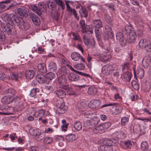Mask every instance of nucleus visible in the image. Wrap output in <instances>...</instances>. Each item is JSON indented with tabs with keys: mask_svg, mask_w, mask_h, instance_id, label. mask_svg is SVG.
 <instances>
[{
	"mask_svg": "<svg viewBox=\"0 0 151 151\" xmlns=\"http://www.w3.org/2000/svg\"><path fill=\"white\" fill-rule=\"evenodd\" d=\"M38 6L39 8L35 5H32L30 6L32 10L39 16L41 15L42 11L43 12H46L47 7L49 8V5H46L44 2H39L38 4Z\"/></svg>",
	"mask_w": 151,
	"mask_h": 151,
	"instance_id": "f257e3e1",
	"label": "nucleus"
},
{
	"mask_svg": "<svg viewBox=\"0 0 151 151\" xmlns=\"http://www.w3.org/2000/svg\"><path fill=\"white\" fill-rule=\"evenodd\" d=\"M2 27L4 31L8 35H14L16 33L15 27L9 22L3 24Z\"/></svg>",
	"mask_w": 151,
	"mask_h": 151,
	"instance_id": "f03ea898",
	"label": "nucleus"
},
{
	"mask_svg": "<svg viewBox=\"0 0 151 151\" xmlns=\"http://www.w3.org/2000/svg\"><path fill=\"white\" fill-rule=\"evenodd\" d=\"M56 106L58 108L57 111L59 114H63L67 111V107L65 105L64 103L62 100L57 101Z\"/></svg>",
	"mask_w": 151,
	"mask_h": 151,
	"instance_id": "7ed1b4c3",
	"label": "nucleus"
},
{
	"mask_svg": "<svg viewBox=\"0 0 151 151\" xmlns=\"http://www.w3.org/2000/svg\"><path fill=\"white\" fill-rule=\"evenodd\" d=\"M31 134L35 137V139L37 141H41L43 137V134L37 129L33 130Z\"/></svg>",
	"mask_w": 151,
	"mask_h": 151,
	"instance_id": "20e7f679",
	"label": "nucleus"
},
{
	"mask_svg": "<svg viewBox=\"0 0 151 151\" xmlns=\"http://www.w3.org/2000/svg\"><path fill=\"white\" fill-rule=\"evenodd\" d=\"M116 38L119 42L120 44L122 46H125L126 43V40L125 39L123 34L120 32L117 33L116 35Z\"/></svg>",
	"mask_w": 151,
	"mask_h": 151,
	"instance_id": "39448f33",
	"label": "nucleus"
},
{
	"mask_svg": "<svg viewBox=\"0 0 151 151\" xmlns=\"http://www.w3.org/2000/svg\"><path fill=\"white\" fill-rule=\"evenodd\" d=\"M16 99L14 97L6 96L1 99V101L3 104L6 105L13 102Z\"/></svg>",
	"mask_w": 151,
	"mask_h": 151,
	"instance_id": "423d86ee",
	"label": "nucleus"
},
{
	"mask_svg": "<svg viewBox=\"0 0 151 151\" xmlns=\"http://www.w3.org/2000/svg\"><path fill=\"white\" fill-rule=\"evenodd\" d=\"M113 70V67L111 65H106L103 66L102 68V73L105 76L109 75L111 70Z\"/></svg>",
	"mask_w": 151,
	"mask_h": 151,
	"instance_id": "0eeeda50",
	"label": "nucleus"
},
{
	"mask_svg": "<svg viewBox=\"0 0 151 151\" xmlns=\"http://www.w3.org/2000/svg\"><path fill=\"white\" fill-rule=\"evenodd\" d=\"M101 104L99 100H93L90 101L88 104L89 107L91 109H95L99 107Z\"/></svg>",
	"mask_w": 151,
	"mask_h": 151,
	"instance_id": "6e6552de",
	"label": "nucleus"
},
{
	"mask_svg": "<svg viewBox=\"0 0 151 151\" xmlns=\"http://www.w3.org/2000/svg\"><path fill=\"white\" fill-rule=\"evenodd\" d=\"M151 62V58L149 55L146 56L143 59L142 64L145 68H147L149 66Z\"/></svg>",
	"mask_w": 151,
	"mask_h": 151,
	"instance_id": "1a4fd4ad",
	"label": "nucleus"
},
{
	"mask_svg": "<svg viewBox=\"0 0 151 151\" xmlns=\"http://www.w3.org/2000/svg\"><path fill=\"white\" fill-rule=\"evenodd\" d=\"M104 142L109 147L111 146H115L117 145L118 144L117 140L114 139H108L105 140L104 141Z\"/></svg>",
	"mask_w": 151,
	"mask_h": 151,
	"instance_id": "9d476101",
	"label": "nucleus"
},
{
	"mask_svg": "<svg viewBox=\"0 0 151 151\" xmlns=\"http://www.w3.org/2000/svg\"><path fill=\"white\" fill-rule=\"evenodd\" d=\"M65 4L67 8V10L68 12L71 14H73L75 17L78 20L79 17L77 16L76 11L75 9H73L71 8L67 2H65Z\"/></svg>",
	"mask_w": 151,
	"mask_h": 151,
	"instance_id": "9b49d317",
	"label": "nucleus"
},
{
	"mask_svg": "<svg viewBox=\"0 0 151 151\" xmlns=\"http://www.w3.org/2000/svg\"><path fill=\"white\" fill-rule=\"evenodd\" d=\"M36 80L40 84L45 83L47 81L45 76L41 74H38L36 76Z\"/></svg>",
	"mask_w": 151,
	"mask_h": 151,
	"instance_id": "f8f14e48",
	"label": "nucleus"
},
{
	"mask_svg": "<svg viewBox=\"0 0 151 151\" xmlns=\"http://www.w3.org/2000/svg\"><path fill=\"white\" fill-rule=\"evenodd\" d=\"M105 30L106 34L108 37L109 38H113L114 34L111 27L109 25H106L105 27Z\"/></svg>",
	"mask_w": 151,
	"mask_h": 151,
	"instance_id": "ddd939ff",
	"label": "nucleus"
},
{
	"mask_svg": "<svg viewBox=\"0 0 151 151\" xmlns=\"http://www.w3.org/2000/svg\"><path fill=\"white\" fill-rule=\"evenodd\" d=\"M131 74L130 72L124 73L121 76V78L124 81L129 82L131 79Z\"/></svg>",
	"mask_w": 151,
	"mask_h": 151,
	"instance_id": "4468645a",
	"label": "nucleus"
},
{
	"mask_svg": "<svg viewBox=\"0 0 151 151\" xmlns=\"http://www.w3.org/2000/svg\"><path fill=\"white\" fill-rule=\"evenodd\" d=\"M30 17L32 19L33 23L36 25H39L40 24L39 18L35 14L32 13L30 14Z\"/></svg>",
	"mask_w": 151,
	"mask_h": 151,
	"instance_id": "2eb2a0df",
	"label": "nucleus"
},
{
	"mask_svg": "<svg viewBox=\"0 0 151 151\" xmlns=\"http://www.w3.org/2000/svg\"><path fill=\"white\" fill-rule=\"evenodd\" d=\"M150 40H149L142 39L139 43V46L146 49L147 47L150 43Z\"/></svg>",
	"mask_w": 151,
	"mask_h": 151,
	"instance_id": "dca6fc26",
	"label": "nucleus"
},
{
	"mask_svg": "<svg viewBox=\"0 0 151 151\" xmlns=\"http://www.w3.org/2000/svg\"><path fill=\"white\" fill-rule=\"evenodd\" d=\"M136 32H133L130 33L129 34V36L128 37L127 40L129 43H133L136 40Z\"/></svg>",
	"mask_w": 151,
	"mask_h": 151,
	"instance_id": "f3484780",
	"label": "nucleus"
},
{
	"mask_svg": "<svg viewBox=\"0 0 151 151\" xmlns=\"http://www.w3.org/2000/svg\"><path fill=\"white\" fill-rule=\"evenodd\" d=\"M68 78L71 81H76L79 80V77L77 74L72 73L69 74Z\"/></svg>",
	"mask_w": 151,
	"mask_h": 151,
	"instance_id": "a211bd4d",
	"label": "nucleus"
},
{
	"mask_svg": "<svg viewBox=\"0 0 151 151\" xmlns=\"http://www.w3.org/2000/svg\"><path fill=\"white\" fill-rule=\"evenodd\" d=\"M37 67L38 70L43 73H45L47 71L46 64L44 63L39 64Z\"/></svg>",
	"mask_w": 151,
	"mask_h": 151,
	"instance_id": "6ab92c4d",
	"label": "nucleus"
},
{
	"mask_svg": "<svg viewBox=\"0 0 151 151\" xmlns=\"http://www.w3.org/2000/svg\"><path fill=\"white\" fill-rule=\"evenodd\" d=\"M58 82L60 86H65L66 84V79L63 76H60L58 77Z\"/></svg>",
	"mask_w": 151,
	"mask_h": 151,
	"instance_id": "aec40b11",
	"label": "nucleus"
},
{
	"mask_svg": "<svg viewBox=\"0 0 151 151\" xmlns=\"http://www.w3.org/2000/svg\"><path fill=\"white\" fill-rule=\"evenodd\" d=\"M93 25L95 27V29H99L103 26L102 22L100 19H95L93 22Z\"/></svg>",
	"mask_w": 151,
	"mask_h": 151,
	"instance_id": "412c9836",
	"label": "nucleus"
},
{
	"mask_svg": "<svg viewBox=\"0 0 151 151\" xmlns=\"http://www.w3.org/2000/svg\"><path fill=\"white\" fill-rule=\"evenodd\" d=\"M35 71L32 70H27L25 72V76L26 78L28 79H32L34 76Z\"/></svg>",
	"mask_w": 151,
	"mask_h": 151,
	"instance_id": "4be33fe9",
	"label": "nucleus"
},
{
	"mask_svg": "<svg viewBox=\"0 0 151 151\" xmlns=\"http://www.w3.org/2000/svg\"><path fill=\"white\" fill-rule=\"evenodd\" d=\"M77 139V136L75 134H70L67 135L65 137L66 140L70 142H73Z\"/></svg>",
	"mask_w": 151,
	"mask_h": 151,
	"instance_id": "5701e85b",
	"label": "nucleus"
},
{
	"mask_svg": "<svg viewBox=\"0 0 151 151\" xmlns=\"http://www.w3.org/2000/svg\"><path fill=\"white\" fill-rule=\"evenodd\" d=\"M67 66L68 67V68H69L72 71L76 73H78V74H80V75H82V76H86V77H87L89 78L90 79L91 78V76L88 74H86V73H82V72H80V71H77V70H75L71 66H70V65H68V64L67 65Z\"/></svg>",
	"mask_w": 151,
	"mask_h": 151,
	"instance_id": "b1692460",
	"label": "nucleus"
},
{
	"mask_svg": "<svg viewBox=\"0 0 151 151\" xmlns=\"http://www.w3.org/2000/svg\"><path fill=\"white\" fill-rule=\"evenodd\" d=\"M55 92L56 95L60 99L64 98L65 96V92L63 89H59Z\"/></svg>",
	"mask_w": 151,
	"mask_h": 151,
	"instance_id": "393cba45",
	"label": "nucleus"
},
{
	"mask_svg": "<svg viewBox=\"0 0 151 151\" xmlns=\"http://www.w3.org/2000/svg\"><path fill=\"white\" fill-rule=\"evenodd\" d=\"M48 66L51 71L54 72L57 70V65L54 62L52 61L50 62L48 64Z\"/></svg>",
	"mask_w": 151,
	"mask_h": 151,
	"instance_id": "a878e982",
	"label": "nucleus"
},
{
	"mask_svg": "<svg viewBox=\"0 0 151 151\" xmlns=\"http://www.w3.org/2000/svg\"><path fill=\"white\" fill-rule=\"evenodd\" d=\"M21 23L19 27L22 30H26L29 28V24L27 21L23 20Z\"/></svg>",
	"mask_w": 151,
	"mask_h": 151,
	"instance_id": "bb28decb",
	"label": "nucleus"
},
{
	"mask_svg": "<svg viewBox=\"0 0 151 151\" xmlns=\"http://www.w3.org/2000/svg\"><path fill=\"white\" fill-rule=\"evenodd\" d=\"M15 90L12 88L8 89L5 91L4 92L5 95H7V96H12V97H14L13 96L15 95Z\"/></svg>",
	"mask_w": 151,
	"mask_h": 151,
	"instance_id": "cd10ccee",
	"label": "nucleus"
},
{
	"mask_svg": "<svg viewBox=\"0 0 151 151\" xmlns=\"http://www.w3.org/2000/svg\"><path fill=\"white\" fill-rule=\"evenodd\" d=\"M14 21L12 20V21L13 23L16 25H17L19 27V26L20 25L21 23L24 20L21 18L19 17H14Z\"/></svg>",
	"mask_w": 151,
	"mask_h": 151,
	"instance_id": "c85d7f7f",
	"label": "nucleus"
},
{
	"mask_svg": "<svg viewBox=\"0 0 151 151\" xmlns=\"http://www.w3.org/2000/svg\"><path fill=\"white\" fill-rule=\"evenodd\" d=\"M11 1V0H6L0 2V13L1 12L2 9L5 8L6 9V5H5L4 4H7L10 3Z\"/></svg>",
	"mask_w": 151,
	"mask_h": 151,
	"instance_id": "c756f323",
	"label": "nucleus"
},
{
	"mask_svg": "<svg viewBox=\"0 0 151 151\" xmlns=\"http://www.w3.org/2000/svg\"><path fill=\"white\" fill-rule=\"evenodd\" d=\"M122 111V108L119 105H117L115 108V110L112 112V114L113 115H118Z\"/></svg>",
	"mask_w": 151,
	"mask_h": 151,
	"instance_id": "7c9ffc66",
	"label": "nucleus"
},
{
	"mask_svg": "<svg viewBox=\"0 0 151 151\" xmlns=\"http://www.w3.org/2000/svg\"><path fill=\"white\" fill-rule=\"evenodd\" d=\"M97 88L92 86L89 88L88 90V93L92 95H95L97 92Z\"/></svg>",
	"mask_w": 151,
	"mask_h": 151,
	"instance_id": "2f4dec72",
	"label": "nucleus"
},
{
	"mask_svg": "<svg viewBox=\"0 0 151 151\" xmlns=\"http://www.w3.org/2000/svg\"><path fill=\"white\" fill-rule=\"evenodd\" d=\"M110 147L107 146L106 144L100 146L98 148L99 151H111Z\"/></svg>",
	"mask_w": 151,
	"mask_h": 151,
	"instance_id": "473e14b6",
	"label": "nucleus"
},
{
	"mask_svg": "<svg viewBox=\"0 0 151 151\" xmlns=\"http://www.w3.org/2000/svg\"><path fill=\"white\" fill-rule=\"evenodd\" d=\"M80 57V54L78 52H73L71 55L72 59L75 61H78Z\"/></svg>",
	"mask_w": 151,
	"mask_h": 151,
	"instance_id": "72a5a7b5",
	"label": "nucleus"
},
{
	"mask_svg": "<svg viewBox=\"0 0 151 151\" xmlns=\"http://www.w3.org/2000/svg\"><path fill=\"white\" fill-rule=\"evenodd\" d=\"M141 147L142 150L146 151L148 149L149 145L146 141L143 142L141 143Z\"/></svg>",
	"mask_w": 151,
	"mask_h": 151,
	"instance_id": "f704fd0d",
	"label": "nucleus"
},
{
	"mask_svg": "<svg viewBox=\"0 0 151 151\" xmlns=\"http://www.w3.org/2000/svg\"><path fill=\"white\" fill-rule=\"evenodd\" d=\"M125 29L127 33L129 34L133 32H135L132 27L130 24L126 25L125 27Z\"/></svg>",
	"mask_w": 151,
	"mask_h": 151,
	"instance_id": "c9c22d12",
	"label": "nucleus"
},
{
	"mask_svg": "<svg viewBox=\"0 0 151 151\" xmlns=\"http://www.w3.org/2000/svg\"><path fill=\"white\" fill-rule=\"evenodd\" d=\"M39 92V89L37 88H34L30 91V95L32 97L36 95Z\"/></svg>",
	"mask_w": 151,
	"mask_h": 151,
	"instance_id": "e433bc0d",
	"label": "nucleus"
},
{
	"mask_svg": "<svg viewBox=\"0 0 151 151\" xmlns=\"http://www.w3.org/2000/svg\"><path fill=\"white\" fill-rule=\"evenodd\" d=\"M55 2L56 4L58 5L59 6L62 7L63 10H64L65 9V6L63 2L61 0H55Z\"/></svg>",
	"mask_w": 151,
	"mask_h": 151,
	"instance_id": "4c0bfd02",
	"label": "nucleus"
},
{
	"mask_svg": "<svg viewBox=\"0 0 151 151\" xmlns=\"http://www.w3.org/2000/svg\"><path fill=\"white\" fill-rule=\"evenodd\" d=\"M122 144L125 145L126 147L127 148H130L132 146V145L131 143V142L129 140H126L123 142H120V145Z\"/></svg>",
	"mask_w": 151,
	"mask_h": 151,
	"instance_id": "58836bf2",
	"label": "nucleus"
},
{
	"mask_svg": "<svg viewBox=\"0 0 151 151\" xmlns=\"http://www.w3.org/2000/svg\"><path fill=\"white\" fill-rule=\"evenodd\" d=\"M74 127L76 130H80L82 128V124L80 122H77L75 123Z\"/></svg>",
	"mask_w": 151,
	"mask_h": 151,
	"instance_id": "ea45409f",
	"label": "nucleus"
},
{
	"mask_svg": "<svg viewBox=\"0 0 151 151\" xmlns=\"http://www.w3.org/2000/svg\"><path fill=\"white\" fill-rule=\"evenodd\" d=\"M46 79L48 78L50 80H52L55 77V74L53 73L49 72L45 75Z\"/></svg>",
	"mask_w": 151,
	"mask_h": 151,
	"instance_id": "a19ab883",
	"label": "nucleus"
},
{
	"mask_svg": "<svg viewBox=\"0 0 151 151\" xmlns=\"http://www.w3.org/2000/svg\"><path fill=\"white\" fill-rule=\"evenodd\" d=\"M74 68L78 70H82L85 67L84 64L82 63H78L74 66Z\"/></svg>",
	"mask_w": 151,
	"mask_h": 151,
	"instance_id": "79ce46f5",
	"label": "nucleus"
},
{
	"mask_svg": "<svg viewBox=\"0 0 151 151\" xmlns=\"http://www.w3.org/2000/svg\"><path fill=\"white\" fill-rule=\"evenodd\" d=\"M111 57L108 55H104L100 58V60L103 62H106L109 60Z\"/></svg>",
	"mask_w": 151,
	"mask_h": 151,
	"instance_id": "37998d69",
	"label": "nucleus"
},
{
	"mask_svg": "<svg viewBox=\"0 0 151 151\" xmlns=\"http://www.w3.org/2000/svg\"><path fill=\"white\" fill-rule=\"evenodd\" d=\"M82 13L81 14V16L82 17L86 18L88 16L87 11L85 8H82L81 9Z\"/></svg>",
	"mask_w": 151,
	"mask_h": 151,
	"instance_id": "c03bdc74",
	"label": "nucleus"
},
{
	"mask_svg": "<svg viewBox=\"0 0 151 151\" xmlns=\"http://www.w3.org/2000/svg\"><path fill=\"white\" fill-rule=\"evenodd\" d=\"M91 122V120L86 121L84 124V127L88 129L91 128L92 125Z\"/></svg>",
	"mask_w": 151,
	"mask_h": 151,
	"instance_id": "a18cd8bd",
	"label": "nucleus"
},
{
	"mask_svg": "<svg viewBox=\"0 0 151 151\" xmlns=\"http://www.w3.org/2000/svg\"><path fill=\"white\" fill-rule=\"evenodd\" d=\"M62 122L63 124V125L62 126L63 130L65 131L67 130L66 129L67 128V126L68 124L66 123V121L65 119H63L62 121Z\"/></svg>",
	"mask_w": 151,
	"mask_h": 151,
	"instance_id": "49530a36",
	"label": "nucleus"
},
{
	"mask_svg": "<svg viewBox=\"0 0 151 151\" xmlns=\"http://www.w3.org/2000/svg\"><path fill=\"white\" fill-rule=\"evenodd\" d=\"M52 19L56 21H57L58 19V13L57 12H55L54 13L53 12L52 14Z\"/></svg>",
	"mask_w": 151,
	"mask_h": 151,
	"instance_id": "de8ad7c7",
	"label": "nucleus"
},
{
	"mask_svg": "<svg viewBox=\"0 0 151 151\" xmlns=\"http://www.w3.org/2000/svg\"><path fill=\"white\" fill-rule=\"evenodd\" d=\"M43 142L45 144H49L52 142V140L51 138L47 137L44 139Z\"/></svg>",
	"mask_w": 151,
	"mask_h": 151,
	"instance_id": "09e8293b",
	"label": "nucleus"
},
{
	"mask_svg": "<svg viewBox=\"0 0 151 151\" xmlns=\"http://www.w3.org/2000/svg\"><path fill=\"white\" fill-rule=\"evenodd\" d=\"M11 78L12 80L17 81L18 80V76L17 73L15 72H12L11 75Z\"/></svg>",
	"mask_w": 151,
	"mask_h": 151,
	"instance_id": "8fccbe9b",
	"label": "nucleus"
},
{
	"mask_svg": "<svg viewBox=\"0 0 151 151\" xmlns=\"http://www.w3.org/2000/svg\"><path fill=\"white\" fill-rule=\"evenodd\" d=\"M137 74L138 77H139L140 78H142L144 75L143 69H140Z\"/></svg>",
	"mask_w": 151,
	"mask_h": 151,
	"instance_id": "3c124183",
	"label": "nucleus"
},
{
	"mask_svg": "<svg viewBox=\"0 0 151 151\" xmlns=\"http://www.w3.org/2000/svg\"><path fill=\"white\" fill-rule=\"evenodd\" d=\"M95 34L98 40H100L101 39L100 32H99V29H95Z\"/></svg>",
	"mask_w": 151,
	"mask_h": 151,
	"instance_id": "603ef678",
	"label": "nucleus"
},
{
	"mask_svg": "<svg viewBox=\"0 0 151 151\" xmlns=\"http://www.w3.org/2000/svg\"><path fill=\"white\" fill-rule=\"evenodd\" d=\"M131 83L132 86L135 90H137L138 89V85L136 81H132Z\"/></svg>",
	"mask_w": 151,
	"mask_h": 151,
	"instance_id": "864d4df0",
	"label": "nucleus"
},
{
	"mask_svg": "<svg viewBox=\"0 0 151 151\" xmlns=\"http://www.w3.org/2000/svg\"><path fill=\"white\" fill-rule=\"evenodd\" d=\"M17 13L21 16H24L25 10L21 8H19L17 11Z\"/></svg>",
	"mask_w": 151,
	"mask_h": 151,
	"instance_id": "5fc2aeb1",
	"label": "nucleus"
},
{
	"mask_svg": "<svg viewBox=\"0 0 151 151\" xmlns=\"http://www.w3.org/2000/svg\"><path fill=\"white\" fill-rule=\"evenodd\" d=\"M86 32L89 31L90 32V33L92 34L93 33V28L92 26L91 27L88 25H86L84 30Z\"/></svg>",
	"mask_w": 151,
	"mask_h": 151,
	"instance_id": "6e6d98bb",
	"label": "nucleus"
},
{
	"mask_svg": "<svg viewBox=\"0 0 151 151\" xmlns=\"http://www.w3.org/2000/svg\"><path fill=\"white\" fill-rule=\"evenodd\" d=\"M129 120V118L127 117H122L121 120L122 124V125H124L126 123L128 122Z\"/></svg>",
	"mask_w": 151,
	"mask_h": 151,
	"instance_id": "4d7b16f0",
	"label": "nucleus"
},
{
	"mask_svg": "<svg viewBox=\"0 0 151 151\" xmlns=\"http://www.w3.org/2000/svg\"><path fill=\"white\" fill-rule=\"evenodd\" d=\"M80 24L82 30H84L86 26L84 20H81L80 21Z\"/></svg>",
	"mask_w": 151,
	"mask_h": 151,
	"instance_id": "13d9d810",
	"label": "nucleus"
},
{
	"mask_svg": "<svg viewBox=\"0 0 151 151\" xmlns=\"http://www.w3.org/2000/svg\"><path fill=\"white\" fill-rule=\"evenodd\" d=\"M5 37L4 32L0 29V40L3 41L4 40Z\"/></svg>",
	"mask_w": 151,
	"mask_h": 151,
	"instance_id": "bf43d9fd",
	"label": "nucleus"
},
{
	"mask_svg": "<svg viewBox=\"0 0 151 151\" xmlns=\"http://www.w3.org/2000/svg\"><path fill=\"white\" fill-rule=\"evenodd\" d=\"M92 126L93 125L96 126L98 123L99 120L97 118H95L94 119L91 120Z\"/></svg>",
	"mask_w": 151,
	"mask_h": 151,
	"instance_id": "052dcab7",
	"label": "nucleus"
},
{
	"mask_svg": "<svg viewBox=\"0 0 151 151\" xmlns=\"http://www.w3.org/2000/svg\"><path fill=\"white\" fill-rule=\"evenodd\" d=\"M131 3L134 5H136L138 7H140L139 3L137 0H132Z\"/></svg>",
	"mask_w": 151,
	"mask_h": 151,
	"instance_id": "680f3d73",
	"label": "nucleus"
},
{
	"mask_svg": "<svg viewBox=\"0 0 151 151\" xmlns=\"http://www.w3.org/2000/svg\"><path fill=\"white\" fill-rule=\"evenodd\" d=\"M105 18L106 22L109 23H110L112 21L110 17L108 14L105 15Z\"/></svg>",
	"mask_w": 151,
	"mask_h": 151,
	"instance_id": "e2e57ef3",
	"label": "nucleus"
},
{
	"mask_svg": "<svg viewBox=\"0 0 151 151\" xmlns=\"http://www.w3.org/2000/svg\"><path fill=\"white\" fill-rule=\"evenodd\" d=\"M37 112L39 113V117H42L45 115L44 111L43 110H40Z\"/></svg>",
	"mask_w": 151,
	"mask_h": 151,
	"instance_id": "0e129e2a",
	"label": "nucleus"
},
{
	"mask_svg": "<svg viewBox=\"0 0 151 151\" xmlns=\"http://www.w3.org/2000/svg\"><path fill=\"white\" fill-rule=\"evenodd\" d=\"M73 35L74 37L73 39L74 40H78V41L80 40V37L77 34L73 33Z\"/></svg>",
	"mask_w": 151,
	"mask_h": 151,
	"instance_id": "69168bd1",
	"label": "nucleus"
},
{
	"mask_svg": "<svg viewBox=\"0 0 151 151\" xmlns=\"http://www.w3.org/2000/svg\"><path fill=\"white\" fill-rule=\"evenodd\" d=\"M102 124L105 129H108L111 125V124L108 122Z\"/></svg>",
	"mask_w": 151,
	"mask_h": 151,
	"instance_id": "338daca9",
	"label": "nucleus"
},
{
	"mask_svg": "<svg viewBox=\"0 0 151 151\" xmlns=\"http://www.w3.org/2000/svg\"><path fill=\"white\" fill-rule=\"evenodd\" d=\"M150 44L147 46L145 50L148 52L151 53V42L150 41Z\"/></svg>",
	"mask_w": 151,
	"mask_h": 151,
	"instance_id": "774afa93",
	"label": "nucleus"
}]
</instances>
